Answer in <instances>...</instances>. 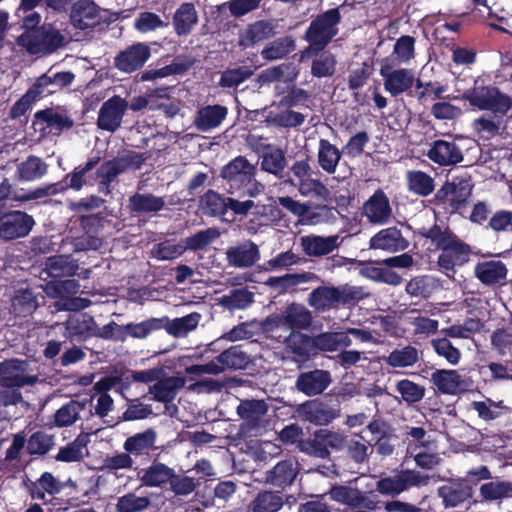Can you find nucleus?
<instances>
[{"instance_id": "nucleus-1", "label": "nucleus", "mask_w": 512, "mask_h": 512, "mask_svg": "<svg viewBox=\"0 0 512 512\" xmlns=\"http://www.w3.org/2000/svg\"><path fill=\"white\" fill-rule=\"evenodd\" d=\"M427 236L442 250L438 257V265L447 276H450L456 267L468 262L469 247L457 239L450 231H442L438 227H433L429 230Z\"/></svg>"}, {"instance_id": "nucleus-2", "label": "nucleus", "mask_w": 512, "mask_h": 512, "mask_svg": "<svg viewBox=\"0 0 512 512\" xmlns=\"http://www.w3.org/2000/svg\"><path fill=\"white\" fill-rule=\"evenodd\" d=\"M406 455L404 461L412 458L415 464L425 470H432L441 463V457L437 452L436 442L427 436L422 427L409 428Z\"/></svg>"}, {"instance_id": "nucleus-3", "label": "nucleus", "mask_w": 512, "mask_h": 512, "mask_svg": "<svg viewBox=\"0 0 512 512\" xmlns=\"http://www.w3.org/2000/svg\"><path fill=\"white\" fill-rule=\"evenodd\" d=\"M363 297L364 292L359 287L349 285L339 287L322 286L310 293L308 303L316 310L325 311L336 304H347Z\"/></svg>"}, {"instance_id": "nucleus-4", "label": "nucleus", "mask_w": 512, "mask_h": 512, "mask_svg": "<svg viewBox=\"0 0 512 512\" xmlns=\"http://www.w3.org/2000/svg\"><path fill=\"white\" fill-rule=\"evenodd\" d=\"M379 73L383 78V85L386 92L396 97L408 92L416 82L418 88L422 87L419 79H415L412 70L406 68H394L390 58H384L380 62Z\"/></svg>"}, {"instance_id": "nucleus-5", "label": "nucleus", "mask_w": 512, "mask_h": 512, "mask_svg": "<svg viewBox=\"0 0 512 512\" xmlns=\"http://www.w3.org/2000/svg\"><path fill=\"white\" fill-rule=\"evenodd\" d=\"M340 14L338 9H330L314 19L305 38L310 46L316 50L323 49L338 32Z\"/></svg>"}, {"instance_id": "nucleus-6", "label": "nucleus", "mask_w": 512, "mask_h": 512, "mask_svg": "<svg viewBox=\"0 0 512 512\" xmlns=\"http://www.w3.org/2000/svg\"><path fill=\"white\" fill-rule=\"evenodd\" d=\"M430 477L415 470H402L393 476L381 478L376 489L382 495L395 497L406 491L409 487L425 486L429 483Z\"/></svg>"}, {"instance_id": "nucleus-7", "label": "nucleus", "mask_w": 512, "mask_h": 512, "mask_svg": "<svg viewBox=\"0 0 512 512\" xmlns=\"http://www.w3.org/2000/svg\"><path fill=\"white\" fill-rule=\"evenodd\" d=\"M311 313L301 304H291L279 314L266 320V328L274 330L285 328L291 331L307 328L311 324Z\"/></svg>"}, {"instance_id": "nucleus-8", "label": "nucleus", "mask_w": 512, "mask_h": 512, "mask_svg": "<svg viewBox=\"0 0 512 512\" xmlns=\"http://www.w3.org/2000/svg\"><path fill=\"white\" fill-rule=\"evenodd\" d=\"M38 377L31 373L28 362L9 359L0 363V386L21 388L37 382Z\"/></svg>"}, {"instance_id": "nucleus-9", "label": "nucleus", "mask_w": 512, "mask_h": 512, "mask_svg": "<svg viewBox=\"0 0 512 512\" xmlns=\"http://www.w3.org/2000/svg\"><path fill=\"white\" fill-rule=\"evenodd\" d=\"M269 406L264 400L245 399L237 406V414L243 421L242 428L258 432L268 425Z\"/></svg>"}, {"instance_id": "nucleus-10", "label": "nucleus", "mask_w": 512, "mask_h": 512, "mask_svg": "<svg viewBox=\"0 0 512 512\" xmlns=\"http://www.w3.org/2000/svg\"><path fill=\"white\" fill-rule=\"evenodd\" d=\"M291 172L302 196L326 198L328 190L319 180L313 178V171L308 162L296 161L291 166Z\"/></svg>"}, {"instance_id": "nucleus-11", "label": "nucleus", "mask_w": 512, "mask_h": 512, "mask_svg": "<svg viewBox=\"0 0 512 512\" xmlns=\"http://www.w3.org/2000/svg\"><path fill=\"white\" fill-rule=\"evenodd\" d=\"M127 109L128 102L124 98L118 95L109 98L98 111V128L108 132L116 131L120 127Z\"/></svg>"}, {"instance_id": "nucleus-12", "label": "nucleus", "mask_w": 512, "mask_h": 512, "mask_svg": "<svg viewBox=\"0 0 512 512\" xmlns=\"http://www.w3.org/2000/svg\"><path fill=\"white\" fill-rule=\"evenodd\" d=\"M256 175V167L245 157L238 156L227 163L221 170V176L229 184V193L234 194L243 182L251 181Z\"/></svg>"}, {"instance_id": "nucleus-13", "label": "nucleus", "mask_w": 512, "mask_h": 512, "mask_svg": "<svg viewBox=\"0 0 512 512\" xmlns=\"http://www.w3.org/2000/svg\"><path fill=\"white\" fill-rule=\"evenodd\" d=\"M332 500L349 507H362L367 510H377L379 501L372 493H364L349 486H334L329 491Z\"/></svg>"}, {"instance_id": "nucleus-14", "label": "nucleus", "mask_w": 512, "mask_h": 512, "mask_svg": "<svg viewBox=\"0 0 512 512\" xmlns=\"http://www.w3.org/2000/svg\"><path fill=\"white\" fill-rule=\"evenodd\" d=\"M431 381L443 394L456 395L467 391L472 382L454 369H439L431 374Z\"/></svg>"}, {"instance_id": "nucleus-15", "label": "nucleus", "mask_w": 512, "mask_h": 512, "mask_svg": "<svg viewBox=\"0 0 512 512\" xmlns=\"http://www.w3.org/2000/svg\"><path fill=\"white\" fill-rule=\"evenodd\" d=\"M34 225L33 218L21 211L0 216V238L15 239L26 236Z\"/></svg>"}, {"instance_id": "nucleus-16", "label": "nucleus", "mask_w": 512, "mask_h": 512, "mask_svg": "<svg viewBox=\"0 0 512 512\" xmlns=\"http://www.w3.org/2000/svg\"><path fill=\"white\" fill-rule=\"evenodd\" d=\"M144 159L139 154H128L108 161L101 165L98 170V177L101 179V184L106 188L119 174L127 170H137L143 164Z\"/></svg>"}, {"instance_id": "nucleus-17", "label": "nucleus", "mask_w": 512, "mask_h": 512, "mask_svg": "<svg viewBox=\"0 0 512 512\" xmlns=\"http://www.w3.org/2000/svg\"><path fill=\"white\" fill-rule=\"evenodd\" d=\"M150 57V48L145 43H136L120 52L115 58V66L130 73L141 68Z\"/></svg>"}, {"instance_id": "nucleus-18", "label": "nucleus", "mask_w": 512, "mask_h": 512, "mask_svg": "<svg viewBox=\"0 0 512 512\" xmlns=\"http://www.w3.org/2000/svg\"><path fill=\"white\" fill-rule=\"evenodd\" d=\"M101 21L98 6L88 0H81L73 4L70 12L71 24L81 30L89 29Z\"/></svg>"}, {"instance_id": "nucleus-19", "label": "nucleus", "mask_w": 512, "mask_h": 512, "mask_svg": "<svg viewBox=\"0 0 512 512\" xmlns=\"http://www.w3.org/2000/svg\"><path fill=\"white\" fill-rule=\"evenodd\" d=\"M226 260L230 266L248 268L260 259L258 246L251 240H246L226 250Z\"/></svg>"}, {"instance_id": "nucleus-20", "label": "nucleus", "mask_w": 512, "mask_h": 512, "mask_svg": "<svg viewBox=\"0 0 512 512\" xmlns=\"http://www.w3.org/2000/svg\"><path fill=\"white\" fill-rule=\"evenodd\" d=\"M476 278L486 286H502L506 283L508 269L500 260L482 261L476 264Z\"/></svg>"}, {"instance_id": "nucleus-21", "label": "nucleus", "mask_w": 512, "mask_h": 512, "mask_svg": "<svg viewBox=\"0 0 512 512\" xmlns=\"http://www.w3.org/2000/svg\"><path fill=\"white\" fill-rule=\"evenodd\" d=\"M364 215L373 224H385L392 215V208L386 194L377 190L364 204Z\"/></svg>"}, {"instance_id": "nucleus-22", "label": "nucleus", "mask_w": 512, "mask_h": 512, "mask_svg": "<svg viewBox=\"0 0 512 512\" xmlns=\"http://www.w3.org/2000/svg\"><path fill=\"white\" fill-rule=\"evenodd\" d=\"M331 381V374L328 371L316 369L301 373L296 380V387L307 396H315L326 390Z\"/></svg>"}, {"instance_id": "nucleus-23", "label": "nucleus", "mask_w": 512, "mask_h": 512, "mask_svg": "<svg viewBox=\"0 0 512 512\" xmlns=\"http://www.w3.org/2000/svg\"><path fill=\"white\" fill-rule=\"evenodd\" d=\"M427 157L440 166L455 165L463 160L461 149L454 141L436 140Z\"/></svg>"}, {"instance_id": "nucleus-24", "label": "nucleus", "mask_w": 512, "mask_h": 512, "mask_svg": "<svg viewBox=\"0 0 512 512\" xmlns=\"http://www.w3.org/2000/svg\"><path fill=\"white\" fill-rule=\"evenodd\" d=\"M472 186L467 180L447 182L438 191V198L450 205L452 209L461 208L471 195Z\"/></svg>"}, {"instance_id": "nucleus-25", "label": "nucleus", "mask_w": 512, "mask_h": 512, "mask_svg": "<svg viewBox=\"0 0 512 512\" xmlns=\"http://www.w3.org/2000/svg\"><path fill=\"white\" fill-rule=\"evenodd\" d=\"M65 336L71 340H84L97 334V325L92 316L86 313L71 315L64 323Z\"/></svg>"}, {"instance_id": "nucleus-26", "label": "nucleus", "mask_w": 512, "mask_h": 512, "mask_svg": "<svg viewBox=\"0 0 512 512\" xmlns=\"http://www.w3.org/2000/svg\"><path fill=\"white\" fill-rule=\"evenodd\" d=\"M408 247V242L395 227L380 230L370 239V248L380 249L390 252L404 250Z\"/></svg>"}, {"instance_id": "nucleus-27", "label": "nucleus", "mask_w": 512, "mask_h": 512, "mask_svg": "<svg viewBox=\"0 0 512 512\" xmlns=\"http://www.w3.org/2000/svg\"><path fill=\"white\" fill-rule=\"evenodd\" d=\"M301 247L303 251L308 256H323L333 252L336 248H338L339 236H316V235H308L303 236L300 240Z\"/></svg>"}, {"instance_id": "nucleus-28", "label": "nucleus", "mask_w": 512, "mask_h": 512, "mask_svg": "<svg viewBox=\"0 0 512 512\" xmlns=\"http://www.w3.org/2000/svg\"><path fill=\"white\" fill-rule=\"evenodd\" d=\"M299 413L305 420L317 425H327L338 417L336 410L319 401H307L300 406Z\"/></svg>"}, {"instance_id": "nucleus-29", "label": "nucleus", "mask_w": 512, "mask_h": 512, "mask_svg": "<svg viewBox=\"0 0 512 512\" xmlns=\"http://www.w3.org/2000/svg\"><path fill=\"white\" fill-rule=\"evenodd\" d=\"M473 487L464 479H458L439 488L438 494L446 507H455L472 496Z\"/></svg>"}, {"instance_id": "nucleus-30", "label": "nucleus", "mask_w": 512, "mask_h": 512, "mask_svg": "<svg viewBox=\"0 0 512 512\" xmlns=\"http://www.w3.org/2000/svg\"><path fill=\"white\" fill-rule=\"evenodd\" d=\"M228 110L221 105H208L198 110L194 125L200 131H209L218 127L226 118Z\"/></svg>"}, {"instance_id": "nucleus-31", "label": "nucleus", "mask_w": 512, "mask_h": 512, "mask_svg": "<svg viewBox=\"0 0 512 512\" xmlns=\"http://www.w3.org/2000/svg\"><path fill=\"white\" fill-rule=\"evenodd\" d=\"M298 464L294 460H284L277 463L266 476V482L277 487L291 485L298 474Z\"/></svg>"}, {"instance_id": "nucleus-32", "label": "nucleus", "mask_w": 512, "mask_h": 512, "mask_svg": "<svg viewBox=\"0 0 512 512\" xmlns=\"http://www.w3.org/2000/svg\"><path fill=\"white\" fill-rule=\"evenodd\" d=\"M256 151L260 153L262 157V170L277 175L285 168V155L280 148L263 143L256 147Z\"/></svg>"}, {"instance_id": "nucleus-33", "label": "nucleus", "mask_w": 512, "mask_h": 512, "mask_svg": "<svg viewBox=\"0 0 512 512\" xmlns=\"http://www.w3.org/2000/svg\"><path fill=\"white\" fill-rule=\"evenodd\" d=\"M156 381L157 382L149 388V391L154 399L162 402L172 400L177 391L185 385V380L182 377L171 376L162 378L161 375Z\"/></svg>"}, {"instance_id": "nucleus-34", "label": "nucleus", "mask_w": 512, "mask_h": 512, "mask_svg": "<svg viewBox=\"0 0 512 512\" xmlns=\"http://www.w3.org/2000/svg\"><path fill=\"white\" fill-rule=\"evenodd\" d=\"M156 440L157 433L155 430L147 429L128 437L123 444V449L132 455H142L154 448Z\"/></svg>"}, {"instance_id": "nucleus-35", "label": "nucleus", "mask_w": 512, "mask_h": 512, "mask_svg": "<svg viewBox=\"0 0 512 512\" xmlns=\"http://www.w3.org/2000/svg\"><path fill=\"white\" fill-rule=\"evenodd\" d=\"M315 281H318L317 275L310 272H304L270 277L267 279L266 285L278 290L279 293H284L300 284Z\"/></svg>"}, {"instance_id": "nucleus-36", "label": "nucleus", "mask_w": 512, "mask_h": 512, "mask_svg": "<svg viewBox=\"0 0 512 512\" xmlns=\"http://www.w3.org/2000/svg\"><path fill=\"white\" fill-rule=\"evenodd\" d=\"M89 442V434H79L73 442L60 448L56 455V460L62 462L80 461L88 454L87 445Z\"/></svg>"}, {"instance_id": "nucleus-37", "label": "nucleus", "mask_w": 512, "mask_h": 512, "mask_svg": "<svg viewBox=\"0 0 512 512\" xmlns=\"http://www.w3.org/2000/svg\"><path fill=\"white\" fill-rule=\"evenodd\" d=\"M419 359V350L412 345H406L392 350L389 355L384 358V361L392 368H409L414 366Z\"/></svg>"}, {"instance_id": "nucleus-38", "label": "nucleus", "mask_w": 512, "mask_h": 512, "mask_svg": "<svg viewBox=\"0 0 512 512\" xmlns=\"http://www.w3.org/2000/svg\"><path fill=\"white\" fill-rule=\"evenodd\" d=\"M197 22V11L191 3L180 5L173 16L174 29L178 35L189 34Z\"/></svg>"}, {"instance_id": "nucleus-39", "label": "nucleus", "mask_w": 512, "mask_h": 512, "mask_svg": "<svg viewBox=\"0 0 512 512\" xmlns=\"http://www.w3.org/2000/svg\"><path fill=\"white\" fill-rule=\"evenodd\" d=\"M162 319L164 320L163 327H165L170 335L174 337H185L189 332L196 329L201 320V314L193 312L173 320H169L168 318Z\"/></svg>"}, {"instance_id": "nucleus-40", "label": "nucleus", "mask_w": 512, "mask_h": 512, "mask_svg": "<svg viewBox=\"0 0 512 512\" xmlns=\"http://www.w3.org/2000/svg\"><path fill=\"white\" fill-rule=\"evenodd\" d=\"M173 469L167 465L157 462L142 470L140 480L148 487H160L170 482L173 477Z\"/></svg>"}, {"instance_id": "nucleus-41", "label": "nucleus", "mask_w": 512, "mask_h": 512, "mask_svg": "<svg viewBox=\"0 0 512 512\" xmlns=\"http://www.w3.org/2000/svg\"><path fill=\"white\" fill-rule=\"evenodd\" d=\"M63 488L62 483L50 472H44L36 482L29 486V493L32 499L44 500L45 493L49 495L58 494Z\"/></svg>"}, {"instance_id": "nucleus-42", "label": "nucleus", "mask_w": 512, "mask_h": 512, "mask_svg": "<svg viewBox=\"0 0 512 512\" xmlns=\"http://www.w3.org/2000/svg\"><path fill=\"white\" fill-rule=\"evenodd\" d=\"M47 172V165L36 156H29L17 166L16 177L20 181L30 182L44 176Z\"/></svg>"}, {"instance_id": "nucleus-43", "label": "nucleus", "mask_w": 512, "mask_h": 512, "mask_svg": "<svg viewBox=\"0 0 512 512\" xmlns=\"http://www.w3.org/2000/svg\"><path fill=\"white\" fill-rule=\"evenodd\" d=\"M47 274L53 278L73 276L78 270V265L68 256H52L45 263Z\"/></svg>"}, {"instance_id": "nucleus-44", "label": "nucleus", "mask_w": 512, "mask_h": 512, "mask_svg": "<svg viewBox=\"0 0 512 512\" xmlns=\"http://www.w3.org/2000/svg\"><path fill=\"white\" fill-rule=\"evenodd\" d=\"M164 205L165 201L161 197L150 193H136L129 198L128 207L133 212L151 213L160 211Z\"/></svg>"}, {"instance_id": "nucleus-45", "label": "nucleus", "mask_w": 512, "mask_h": 512, "mask_svg": "<svg viewBox=\"0 0 512 512\" xmlns=\"http://www.w3.org/2000/svg\"><path fill=\"white\" fill-rule=\"evenodd\" d=\"M341 158L339 149L328 140L321 139L318 148V162L320 167L327 173L333 174Z\"/></svg>"}, {"instance_id": "nucleus-46", "label": "nucleus", "mask_w": 512, "mask_h": 512, "mask_svg": "<svg viewBox=\"0 0 512 512\" xmlns=\"http://www.w3.org/2000/svg\"><path fill=\"white\" fill-rule=\"evenodd\" d=\"M430 345L436 355L443 358L449 365L457 366L460 363L462 353L447 337L433 338Z\"/></svg>"}, {"instance_id": "nucleus-47", "label": "nucleus", "mask_w": 512, "mask_h": 512, "mask_svg": "<svg viewBox=\"0 0 512 512\" xmlns=\"http://www.w3.org/2000/svg\"><path fill=\"white\" fill-rule=\"evenodd\" d=\"M85 404L79 401H69L61 406L54 414V426L67 427L74 424L80 413L84 410Z\"/></svg>"}, {"instance_id": "nucleus-48", "label": "nucleus", "mask_w": 512, "mask_h": 512, "mask_svg": "<svg viewBox=\"0 0 512 512\" xmlns=\"http://www.w3.org/2000/svg\"><path fill=\"white\" fill-rule=\"evenodd\" d=\"M272 35L270 24L259 21L250 25L240 36L239 44L249 47L255 43L261 42Z\"/></svg>"}, {"instance_id": "nucleus-49", "label": "nucleus", "mask_w": 512, "mask_h": 512, "mask_svg": "<svg viewBox=\"0 0 512 512\" xmlns=\"http://www.w3.org/2000/svg\"><path fill=\"white\" fill-rule=\"evenodd\" d=\"M480 495L485 501H497L512 497V482L492 481L481 485Z\"/></svg>"}, {"instance_id": "nucleus-50", "label": "nucleus", "mask_w": 512, "mask_h": 512, "mask_svg": "<svg viewBox=\"0 0 512 512\" xmlns=\"http://www.w3.org/2000/svg\"><path fill=\"white\" fill-rule=\"evenodd\" d=\"M283 499L279 494L264 491L259 493L251 503L252 512H277L283 506Z\"/></svg>"}, {"instance_id": "nucleus-51", "label": "nucleus", "mask_w": 512, "mask_h": 512, "mask_svg": "<svg viewBox=\"0 0 512 512\" xmlns=\"http://www.w3.org/2000/svg\"><path fill=\"white\" fill-rule=\"evenodd\" d=\"M220 236V232L216 228H208L198 231L197 233L183 240L185 250L198 251L205 249Z\"/></svg>"}, {"instance_id": "nucleus-52", "label": "nucleus", "mask_w": 512, "mask_h": 512, "mask_svg": "<svg viewBox=\"0 0 512 512\" xmlns=\"http://www.w3.org/2000/svg\"><path fill=\"white\" fill-rule=\"evenodd\" d=\"M65 187L60 184H49L43 187H38L36 189L30 190V191H15L11 192L10 198L14 201H30V200H36L40 199L46 196L55 195L61 191H63Z\"/></svg>"}, {"instance_id": "nucleus-53", "label": "nucleus", "mask_w": 512, "mask_h": 512, "mask_svg": "<svg viewBox=\"0 0 512 512\" xmlns=\"http://www.w3.org/2000/svg\"><path fill=\"white\" fill-rule=\"evenodd\" d=\"M409 189L421 196H427L434 190V180L422 171H410L407 173Z\"/></svg>"}, {"instance_id": "nucleus-54", "label": "nucleus", "mask_w": 512, "mask_h": 512, "mask_svg": "<svg viewBox=\"0 0 512 512\" xmlns=\"http://www.w3.org/2000/svg\"><path fill=\"white\" fill-rule=\"evenodd\" d=\"M217 362L221 368V372L226 369H242L248 362L247 355L237 347H232L225 350L219 356L216 357Z\"/></svg>"}, {"instance_id": "nucleus-55", "label": "nucleus", "mask_w": 512, "mask_h": 512, "mask_svg": "<svg viewBox=\"0 0 512 512\" xmlns=\"http://www.w3.org/2000/svg\"><path fill=\"white\" fill-rule=\"evenodd\" d=\"M38 304L36 298L29 290L17 291L12 299V310L17 316H27L32 314Z\"/></svg>"}, {"instance_id": "nucleus-56", "label": "nucleus", "mask_w": 512, "mask_h": 512, "mask_svg": "<svg viewBox=\"0 0 512 512\" xmlns=\"http://www.w3.org/2000/svg\"><path fill=\"white\" fill-rule=\"evenodd\" d=\"M39 31L41 33V39H43L44 44L30 46L32 49V54L50 53L63 45L64 37L57 30L51 28H43Z\"/></svg>"}, {"instance_id": "nucleus-57", "label": "nucleus", "mask_w": 512, "mask_h": 512, "mask_svg": "<svg viewBox=\"0 0 512 512\" xmlns=\"http://www.w3.org/2000/svg\"><path fill=\"white\" fill-rule=\"evenodd\" d=\"M150 504L151 501L147 496L128 493L118 499L116 509L118 512H140L147 509Z\"/></svg>"}, {"instance_id": "nucleus-58", "label": "nucleus", "mask_w": 512, "mask_h": 512, "mask_svg": "<svg viewBox=\"0 0 512 512\" xmlns=\"http://www.w3.org/2000/svg\"><path fill=\"white\" fill-rule=\"evenodd\" d=\"M185 251L183 240L177 243L167 240L155 245L152 254L158 260H173L180 257Z\"/></svg>"}, {"instance_id": "nucleus-59", "label": "nucleus", "mask_w": 512, "mask_h": 512, "mask_svg": "<svg viewBox=\"0 0 512 512\" xmlns=\"http://www.w3.org/2000/svg\"><path fill=\"white\" fill-rule=\"evenodd\" d=\"M167 25L159 15L149 11L139 13L134 20V28L140 33L152 32Z\"/></svg>"}, {"instance_id": "nucleus-60", "label": "nucleus", "mask_w": 512, "mask_h": 512, "mask_svg": "<svg viewBox=\"0 0 512 512\" xmlns=\"http://www.w3.org/2000/svg\"><path fill=\"white\" fill-rule=\"evenodd\" d=\"M267 120L279 127H296L304 122L305 117L299 112L286 109L277 113L270 111Z\"/></svg>"}, {"instance_id": "nucleus-61", "label": "nucleus", "mask_w": 512, "mask_h": 512, "mask_svg": "<svg viewBox=\"0 0 512 512\" xmlns=\"http://www.w3.org/2000/svg\"><path fill=\"white\" fill-rule=\"evenodd\" d=\"M254 299L252 292L246 289L233 290L229 295L222 298V304L230 309H245L247 308Z\"/></svg>"}, {"instance_id": "nucleus-62", "label": "nucleus", "mask_w": 512, "mask_h": 512, "mask_svg": "<svg viewBox=\"0 0 512 512\" xmlns=\"http://www.w3.org/2000/svg\"><path fill=\"white\" fill-rule=\"evenodd\" d=\"M164 325V320L161 318H151L140 323H131L126 325V332L134 338H145L152 331L161 329Z\"/></svg>"}, {"instance_id": "nucleus-63", "label": "nucleus", "mask_w": 512, "mask_h": 512, "mask_svg": "<svg viewBox=\"0 0 512 512\" xmlns=\"http://www.w3.org/2000/svg\"><path fill=\"white\" fill-rule=\"evenodd\" d=\"M480 322L474 319H468L463 324H455L442 330V332L451 338L469 339L472 334L480 331Z\"/></svg>"}, {"instance_id": "nucleus-64", "label": "nucleus", "mask_w": 512, "mask_h": 512, "mask_svg": "<svg viewBox=\"0 0 512 512\" xmlns=\"http://www.w3.org/2000/svg\"><path fill=\"white\" fill-rule=\"evenodd\" d=\"M393 54L399 63L407 64L415 56V39L411 36H401L394 44Z\"/></svg>"}]
</instances>
